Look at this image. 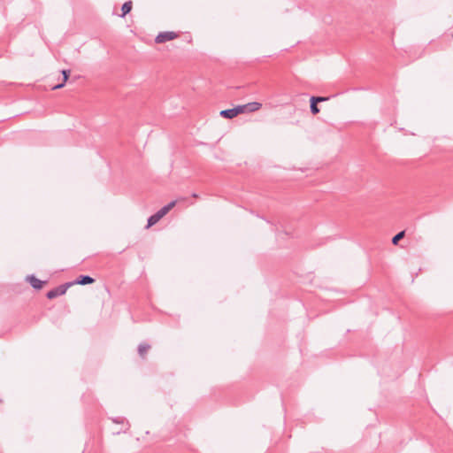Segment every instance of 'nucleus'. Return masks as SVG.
Masks as SVG:
<instances>
[{
  "mask_svg": "<svg viewBox=\"0 0 453 453\" xmlns=\"http://www.w3.org/2000/svg\"><path fill=\"white\" fill-rule=\"evenodd\" d=\"M404 234H405L404 231H401L400 233H398L396 235H395L393 237L392 243L394 245H396L398 243V242L404 237Z\"/></svg>",
  "mask_w": 453,
  "mask_h": 453,
  "instance_id": "11",
  "label": "nucleus"
},
{
  "mask_svg": "<svg viewBox=\"0 0 453 453\" xmlns=\"http://www.w3.org/2000/svg\"><path fill=\"white\" fill-rule=\"evenodd\" d=\"M73 285V283H66V284L58 286L56 288L50 290L47 293V297L49 299H53V298H55L57 296H63V295H65L66 293L68 288H70Z\"/></svg>",
  "mask_w": 453,
  "mask_h": 453,
  "instance_id": "3",
  "label": "nucleus"
},
{
  "mask_svg": "<svg viewBox=\"0 0 453 453\" xmlns=\"http://www.w3.org/2000/svg\"><path fill=\"white\" fill-rule=\"evenodd\" d=\"M179 37V34L174 31L161 32L157 35L155 39L157 43H164L169 41L175 40Z\"/></svg>",
  "mask_w": 453,
  "mask_h": 453,
  "instance_id": "2",
  "label": "nucleus"
},
{
  "mask_svg": "<svg viewBox=\"0 0 453 453\" xmlns=\"http://www.w3.org/2000/svg\"><path fill=\"white\" fill-rule=\"evenodd\" d=\"M242 109L240 107V105H238L237 107L233 109L222 110L219 112V115L226 119H234L239 114H242Z\"/></svg>",
  "mask_w": 453,
  "mask_h": 453,
  "instance_id": "4",
  "label": "nucleus"
},
{
  "mask_svg": "<svg viewBox=\"0 0 453 453\" xmlns=\"http://www.w3.org/2000/svg\"><path fill=\"white\" fill-rule=\"evenodd\" d=\"M242 109V113L253 112L258 111L262 107V104L258 102H252L247 104L240 105Z\"/></svg>",
  "mask_w": 453,
  "mask_h": 453,
  "instance_id": "5",
  "label": "nucleus"
},
{
  "mask_svg": "<svg viewBox=\"0 0 453 453\" xmlns=\"http://www.w3.org/2000/svg\"><path fill=\"white\" fill-rule=\"evenodd\" d=\"M62 74H63L62 82L60 84H58V85L54 86L53 89H58V88H63L65 86V82L69 79L70 71L63 70L62 71Z\"/></svg>",
  "mask_w": 453,
  "mask_h": 453,
  "instance_id": "9",
  "label": "nucleus"
},
{
  "mask_svg": "<svg viewBox=\"0 0 453 453\" xmlns=\"http://www.w3.org/2000/svg\"><path fill=\"white\" fill-rule=\"evenodd\" d=\"M176 205V201H173L167 205L161 208L157 213L150 216L148 219L147 228H150L156 223H157L164 216H165L174 206Z\"/></svg>",
  "mask_w": 453,
  "mask_h": 453,
  "instance_id": "1",
  "label": "nucleus"
},
{
  "mask_svg": "<svg viewBox=\"0 0 453 453\" xmlns=\"http://www.w3.org/2000/svg\"><path fill=\"white\" fill-rule=\"evenodd\" d=\"M147 349H148V347L141 346L139 349V351H140L141 355L143 356L145 354V352L147 351Z\"/></svg>",
  "mask_w": 453,
  "mask_h": 453,
  "instance_id": "12",
  "label": "nucleus"
},
{
  "mask_svg": "<svg viewBox=\"0 0 453 453\" xmlns=\"http://www.w3.org/2000/svg\"><path fill=\"white\" fill-rule=\"evenodd\" d=\"M132 10V2L128 1L126 2L121 8L122 11V16H125L126 14L129 13Z\"/></svg>",
  "mask_w": 453,
  "mask_h": 453,
  "instance_id": "10",
  "label": "nucleus"
},
{
  "mask_svg": "<svg viewBox=\"0 0 453 453\" xmlns=\"http://www.w3.org/2000/svg\"><path fill=\"white\" fill-rule=\"evenodd\" d=\"M27 280L32 285V287L34 288H36V289H41L44 285L43 281L40 280L39 279L35 278L33 275L27 276Z\"/></svg>",
  "mask_w": 453,
  "mask_h": 453,
  "instance_id": "7",
  "label": "nucleus"
},
{
  "mask_svg": "<svg viewBox=\"0 0 453 453\" xmlns=\"http://www.w3.org/2000/svg\"><path fill=\"white\" fill-rule=\"evenodd\" d=\"M326 97H311V111L313 114H317L319 112V109L317 106L318 102L326 101Z\"/></svg>",
  "mask_w": 453,
  "mask_h": 453,
  "instance_id": "6",
  "label": "nucleus"
},
{
  "mask_svg": "<svg viewBox=\"0 0 453 453\" xmlns=\"http://www.w3.org/2000/svg\"><path fill=\"white\" fill-rule=\"evenodd\" d=\"M95 282V280L90 276H80L78 280L75 281V284L78 285H87L92 284Z\"/></svg>",
  "mask_w": 453,
  "mask_h": 453,
  "instance_id": "8",
  "label": "nucleus"
}]
</instances>
